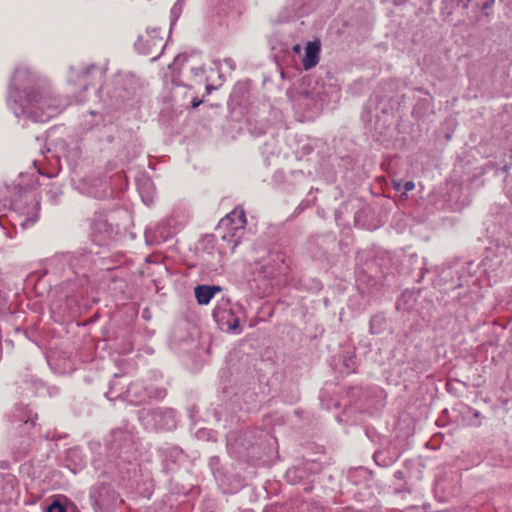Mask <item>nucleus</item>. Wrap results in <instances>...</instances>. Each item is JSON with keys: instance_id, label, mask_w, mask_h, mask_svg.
Masks as SVG:
<instances>
[{"instance_id": "obj_1", "label": "nucleus", "mask_w": 512, "mask_h": 512, "mask_svg": "<svg viewBox=\"0 0 512 512\" xmlns=\"http://www.w3.org/2000/svg\"><path fill=\"white\" fill-rule=\"evenodd\" d=\"M139 49L147 55H158L165 46V40L158 28H151L141 35L138 41Z\"/></svg>"}, {"instance_id": "obj_11", "label": "nucleus", "mask_w": 512, "mask_h": 512, "mask_svg": "<svg viewBox=\"0 0 512 512\" xmlns=\"http://www.w3.org/2000/svg\"><path fill=\"white\" fill-rule=\"evenodd\" d=\"M201 103H202V101H201V100H199V101H198V100H195V99H194V100L192 101V107H193V108H196V107H198Z\"/></svg>"}, {"instance_id": "obj_2", "label": "nucleus", "mask_w": 512, "mask_h": 512, "mask_svg": "<svg viewBox=\"0 0 512 512\" xmlns=\"http://www.w3.org/2000/svg\"><path fill=\"white\" fill-rule=\"evenodd\" d=\"M246 216L243 209L235 208L219 222L220 227H229L233 231L244 228Z\"/></svg>"}, {"instance_id": "obj_12", "label": "nucleus", "mask_w": 512, "mask_h": 512, "mask_svg": "<svg viewBox=\"0 0 512 512\" xmlns=\"http://www.w3.org/2000/svg\"><path fill=\"white\" fill-rule=\"evenodd\" d=\"M510 157L512 158V149H511V155H510Z\"/></svg>"}, {"instance_id": "obj_10", "label": "nucleus", "mask_w": 512, "mask_h": 512, "mask_svg": "<svg viewBox=\"0 0 512 512\" xmlns=\"http://www.w3.org/2000/svg\"><path fill=\"white\" fill-rule=\"evenodd\" d=\"M293 52L296 53V54H300L301 53V46L299 44H296L293 46Z\"/></svg>"}, {"instance_id": "obj_7", "label": "nucleus", "mask_w": 512, "mask_h": 512, "mask_svg": "<svg viewBox=\"0 0 512 512\" xmlns=\"http://www.w3.org/2000/svg\"><path fill=\"white\" fill-rule=\"evenodd\" d=\"M229 330L233 331V332H240L241 329H240V323H239V319H234L233 323L230 324L229 326Z\"/></svg>"}, {"instance_id": "obj_4", "label": "nucleus", "mask_w": 512, "mask_h": 512, "mask_svg": "<svg viewBox=\"0 0 512 512\" xmlns=\"http://www.w3.org/2000/svg\"><path fill=\"white\" fill-rule=\"evenodd\" d=\"M221 290L220 286L198 285L194 289V295L199 305H208L216 293Z\"/></svg>"}, {"instance_id": "obj_6", "label": "nucleus", "mask_w": 512, "mask_h": 512, "mask_svg": "<svg viewBox=\"0 0 512 512\" xmlns=\"http://www.w3.org/2000/svg\"><path fill=\"white\" fill-rule=\"evenodd\" d=\"M47 512H66V509L58 501H54L48 507V511Z\"/></svg>"}, {"instance_id": "obj_8", "label": "nucleus", "mask_w": 512, "mask_h": 512, "mask_svg": "<svg viewBox=\"0 0 512 512\" xmlns=\"http://www.w3.org/2000/svg\"><path fill=\"white\" fill-rule=\"evenodd\" d=\"M403 188L406 192L412 191L415 188V183L413 181H406L403 183Z\"/></svg>"}, {"instance_id": "obj_9", "label": "nucleus", "mask_w": 512, "mask_h": 512, "mask_svg": "<svg viewBox=\"0 0 512 512\" xmlns=\"http://www.w3.org/2000/svg\"><path fill=\"white\" fill-rule=\"evenodd\" d=\"M403 187L402 181H397L393 183V188L399 191Z\"/></svg>"}, {"instance_id": "obj_5", "label": "nucleus", "mask_w": 512, "mask_h": 512, "mask_svg": "<svg viewBox=\"0 0 512 512\" xmlns=\"http://www.w3.org/2000/svg\"><path fill=\"white\" fill-rule=\"evenodd\" d=\"M106 489L107 488L104 484L94 486L90 492V498L97 504L99 502L98 496H100L101 492Z\"/></svg>"}, {"instance_id": "obj_3", "label": "nucleus", "mask_w": 512, "mask_h": 512, "mask_svg": "<svg viewBox=\"0 0 512 512\" xmlns=\"http://www.w3.org/2000/svg\"><path fill=\"white\" fill-rule=\"evenodd\" d=\"M320 60V42L309 41L305 47V55L302 59L303 67L306 71L314 68Z\"/></svg>"}]
</instances>
